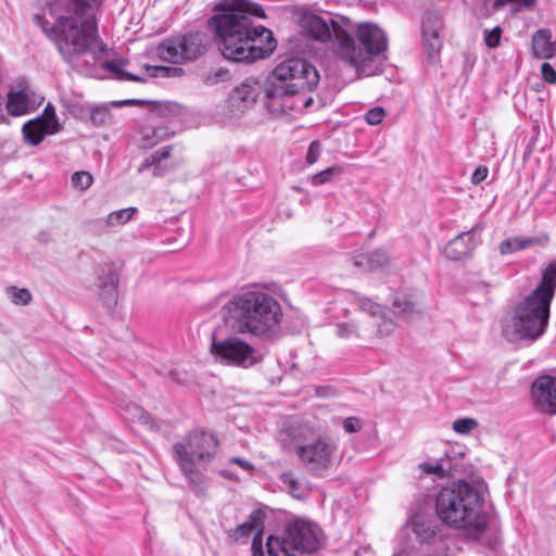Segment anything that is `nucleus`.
<instances>
[{
	"label": "nucleus",
	"mask_w": 556,
	"mask_h": 556,
	"mask_svg": "<svg viewBox=\"0 0 556 556\" xmlns=\"http://www.w3.org/2000/svg\"><path fill=\"white\" fill-rule=\"evenodd\" d=\"M532 52L538 59H551L556 55V41H552L549 29L542 28L533 34Z\"/></svg>",
	"instance_id": "nucleus-18"
},
{
	"label": "nucleus",
	"mask_w": 556,
	"mask_h": 556,
	"mask_svg": "<svg viewBox=\"0 0 556 556\" xmlns=\"http://www.w3.org/2000/svg\"><path fill=\"white\" fill-rule=\"evenodd\" d=\"M477 245L476 227L465 231L447 242L443 250L446 258L452 261L463 260L471 254Z\"/></svg>",
	"instance_id": "nucleus-16"
},
{
	"label": "nucleus",
	"mask_w": 556,
	"mask_h": 556,
	"mask_svg": "<svg viewBox=\"0 0 556 556\" xmlns=\"http://www.w3.org/2000/svg\"><path fill=\"white\" fill-rule=\"evenodd\" d=\"M5 293L11 302L15 305H28L33 301V295L27 288H18L16 286H9L5 288Z\"/></svg>",
	"instance_id": "nucleus-29"
},
{
	"label": "nucleus",
	"mask_w": 556,
	"mask_h": 556,
	"mask_svg": "<svg viewBox=\"0 0 556 556\" xmlns=\"http://www.w3.org/2000/svg\"><path fill=\"white\" fill-rule=\"evenodd\" d=\"M37 119L48 126V131H50V134H56L61 129L60 123L55 114V110L53 105L50 103L45 108L42 115Z\"/></svg>",
	"instance_id": "nucleus-33"
},
{
	"label": "nucleus",
	"mask_w": 556,
	"mask_h": 556,
	"mask_svg": "<svg viewBox=\"0 0 556 556\" xmlns=\"http://www.w3.org/2000/svg\"><path fill=\"white\" fill-rule=\"evenodd\" d=\"M211 353L217 361L229 366L249 368L261 362L255 348L235 334L223 339L213 334Z\"/></svg>",
	"instance_id": "nucleus-9"
},
{
	"label": "nucleus",
	"mask_w": 556,
	"mask_h": 556,
	"mask_svg": "<svg viewBox=\"0 0 556 556\" xmlns=\"http://www.w3.org/2000/svg\"><path fill=\"white\" fill-rule=\"evenodd\" d=\"M28 108V97L25 90H12L9 92L7 110L11 115H24L27 113Z\"/></svg>",
	"instance_id": "nucleus-25"
},
{
	"label": "nucleus",
	"mask_w": 556,
	"mask_h": 556,
	"mask_svg": "<svg viewBox=\"0 0 556 556\" xmlns=\"http://www.w3.org/2000/svg\"><path fill=\"white\" fill-rule=\"evenodd\" d=\"M351 260L355 267L365 271L382 269L390 263L389 255L382 249L355 252Z\"/></svg>",
	"instance_id": "nucleus-17"
},
{
	"label": "nucleus",
	"mask_w": 556,
	"mask_h": 556,
	"mask_svg": "<svg viewBox=\"0 0 556 556\" xmlns=\"http://www.w3.org/2000/svg\"><path fill=\"white\" fill-rule=\"evenodd\" d=\"M541 74H542L543 79L546 83H548V84H555L556 83V71L554 70V67L549 63L544 62L541 65Z\"/></svg>",
	"instance_id": "nucleus-44"
},
{
	"label": "nucleus",
	"mask_w": 556,
	"mask_h": 556,
	"mask_svg": "<svg viewBox=\"0 0 556 556\" xmlns=\"http://www.w3.org/2000/svg\"><path fill=\"white\" fill-rule=\"evenodd\" d=\"M72 185L79 190H87L93 182L91 174L81 170L72 175Z\"/></svg>",
	"instance_id": "nucleus-35"
},
{
	"label": "nucleus",
	"mask_w": 556,
	"mask_h": 556,
	"mask_svg": "<svg viewBox=\"0 0 556 556\" xmlns=\"http://www.w3.org/2000/svg\"><path fill=\"white\" fill-rule=\"evenodd\" d=\"M202 81L207 86H213L230 79V72L224 67H217L202 73Z\"/></svg>",
	"instance_id": "nucleus-31"
},
{
	"label": "nucleus",
	"mask_w": 556,
	"mask_h": 556,
	"mask_svg": "<svg viewBox=\"0 0 556 556\" xmlns=\"http://www.w3.org/2000/svg\"><path fill=\"white\" fill-rule=\"evenodd\" d=\"M313 102V99L309 97L303 101V105L307 108Z\"/></svg>",
	"instance_id": "nucleus-52"
},
{
	"label": "nucleus",
	"mask_w": 556,
	"mask_h": 556,
	"mask_svg": "<svg viewBox=\"0 0 556 556\" xmlns=\"http://www.w3.org/2000/svg\"><path fill=\"white\" fill-rule=\"evenodd\" d=\"M551 301L531 292L520 301L503 327V334L510 341L539 339L548 325Z\"/></svg>",
	"instance_id": "nucleus-8"
},
{
	"label": "nucleus",
	"mask_w": 556,
	"mask_h": 556,
	"mask_svg": "<svg viewBox=\"0 0 556 556\" xmlns=\"http://www.w3.org/2000/svg\"><path fill=\"white\" fill-rule=\"evenodd\" d=\"M281 481L294 497L301 498L304 496L303 488L292 472L281 475Z\"/></svg>",
	"instance_id": "nucleus-34"
},
{
	"label": "nucleus",
	"mask_w": 556,
	"mask_h": 556,
	"mask_svg": "<svg viewBox=\"0 0 556 556\" xmlns=\"http://www.w3.org/2000/svg\"><path fill=\"white\" fill-rule=\"evenodd\" d=\"M478 427L473 418H459L453 422L452 429L459 434H467Z\"/></svg>",
	"instance_id": "nucleus-36"
},
{
	"label": "nucleus",
	"mask_w": 556,
	"mask_h": 556,
	"mask_svg": "<svg viewBox=\"0 0 556 556\" xmlns=\"http://www.w3.org/2000/svg\"><path fill=\"white\" fill-rule=\"evenodd\" d=\"M520 250H522L521 237L508 238L500 244V252L502 254H509Z\"/></svg>",
	"instance_id": "nucleus-38"
},
{
	"label": "nucleus",
	"mask_w": 556,
	"mask_h": 556,
	"mask_svg": "<svg viewBox=\"0 0 556 556\" xmlns=\"http://www.w3.org/2000/svg\"><path fill=\"white\" fill-rule=\"evenodd\" d=\"M549 242L547 233H541L533 237H521L522 250L531 247H546Z\"/></svg>",
	"instance_id": "nucleus-37"
},
{
	"label": "nucleus",
	"mask_w": 556,
	"mask_h": 556,
	"mask_svg": "<svg viewBox=\"0 0 556 556\" xmlns=\"http://www.w3.org/2000/svg\"><path fill=\"white\" fill-rule=\"evenodd\" d=\"M136 410H138L140 417L143 416V413H142V410L139 407H136Z\"/></svg>",
	"instance_id": "nucleus-53"
},
{
	"label": "nucleus",
	"mask_w": 556,
	"mask_h": 556,
	"mask_svg": "<svg viewBox=\"0 0 556 556\" xmlns=\"http://www.w3.org/2000/svg\"><path fill=\"white\" fill-rule=\"evenodd\" d=\"M392 306L396 315L409 317L415 313H418L416 306L417 303L413 295L406 293H396L392 300Z\"/></svg>",
	"instance_id": "nucleus-26"
},
{
	"label": "nucleus",
	"mask_w": 556,
	"mask_h": 556,
	"mask_svg": "<svg viewBox=\"0 0 556 556\" xmlns=\"http://www.w3.org/2000/svg\"><path fill=\"white\" fill-rule=\"evenodd\" d=\"M502 30L498 26L493 29L484 30V42L489 48H495L500 45Z\"/></svg>",
	"instance_id": "nucleus-42"
},
{
	"label": "nucleus",
	"mask_w": 556,
	"mask_h": 556,
	"mask_svg": "<svg viewBox=\"0 0 556 556\" xmlns=\"http://www.w3.org/2000/svg\"><path fill=\"white\" fill-rule=\"evenodd\" d=\"M500 548H501V542L497 539H495L491 543V546H490V551H491L492 555H486V556H497Z\"/></svg>",
	"instance_id": "nucleus-50"
},
{
	"label": "nucleus",
	"mask_w": 556,
	"mask_h": 556,
	"mask_svg": "<svg viewBox=\"0 0 556 556\" xmlns=\"http://www.w3.org/2000/svg\"><path fill=\"white\" fill-rule=\"evenodd\" d=\"M384 116H386V111L380 106H376L374 109H370L365 114V121L369 125L376 126V125H379L383 121Z\"/></svg>",
	"instance_id": "nucleus-41"
},
{
	"label": "nucleus",
	"mask_w": 556,
	"mask_h": 556,
	"mask_svg": "<svg viewBox=\"0 0 556 556\" xmlns=\"http://www.w3.org/2000/svg\"><path fill=\"white\" fill-rule=\"evenodd\" d=\"M413 531L420 542H428L437 534V526L433 520L425 516H416L412 520Z\"/></svg>",
	"instance_id": "nucleus-24"
},
{
	"label": "nucleus",
	"mask_w": 556,
	"mask_h": 556,
	"mask_svg": "<svg viewBox=\"0 0 556 556\" xmlns=\"http://www.w3.org/2000/svg\"><path fill=\"white\" fill-rule=\"evenodd\" d=\"M222 316L238 333L268 340L278 333L283 315L279 302L271 294L251 287L224 304Z\"/></svg>",
	"instance_id": "nucleus-5"
},
{
	"label": "nucleus",
	"mask_w": 556,
	"mask_h": 556,
	"mask_svg": "<svg viewBox=\"0 0 556 556\" xmlns=\"http://www.w3.org/2000/svg\"><path fill=\"white\" fill-rule=\"evenodd\" d=\"M319 81L317 70L304 59L292 58L279 63L268 77L263 87L254 77L245 78L230 93V105L243 111L251 108L264 91L266 108L275 113L293 109L294 103L289 104L288 98L302 92L312 91Z\"/></svg>",
	"instance_id": "nucleus-4"
},
{
	"label": "nucleus",
	"mask_w": 556,
	"mask_h": 556,
	"mask_svg": "<svg viewBox=\"0 0 556 556\" xmlns=\"http://www.w3.org/2000/svg\"><path fill=\"white\" fill-rule=\"evenodd\" d=\"M279 441L288 452H293L305 470L314 477H326L333 466L338 446L326 435L315 437L307 424L293 422L281 430Z\"/></svg>",
	"instance_id": "nucleus-7"
},
{
	"label": "nucleus",
	"mask_w": 556,
	"mask_h": 556,
	"mask_svg": "<svg viewBox=\"0 0 556 556\" xmlns=\"http://www.w3.org/2000/svg\"><path fill=\"white\" fill-rule=\"evenodd\" d=\"M203 50V35L199 33L167 39L157 49L161 59L172 63L194 60Z\"/></svg>",
	"instance_id": "nucleus-11"
},
{
	"label": "nucleus",
	"mask_w": 556,
	"mask_h": 556,
	"mask_svg": "<svg viewBox=\"0 0 556 556\" xmlns=\"http://www.w3.org/2000/svg\"><path fill=\"white\" fill-rule=\"evenodd\" d=\"M321 153V143L318 140H314L311 142L307 153H306V162L308 164H314L318 161Z\"/></svg>",
	"instance_id": "nucleus-43"
},
{
	"label": "nucleus",
	"mask_w": 556,
	"mask_h": 556,
	"mask_svg": "<svg viewBox=\"0 0 556 556\" xmlns=\"http://www.w3.org/2000/svg\"><path fill=\"white\" fill-rule=\"evenodd\" d=\"M514 4L515 12H519L523 9H531L536 3V0H495L496 7H504L506 4Z\"/></svg>",
	"instance_id": "nucleus-39"
},
{
	"label": "nucleus",
	"mask_w": 556,
	"mask_h": 556,
	"mask_svg": "<svg viewBox=\"0 0 556 556\" xmlns=\"http://www.w3.org/2000/svg\"><path fill=\"white\" fill-rule=\"evenodd\" d=\"M531 399L534 408L546 415L556 414V377L542 375L531 386Z\"/></svg>",
	"instance_id": "nucleus-13"
},
{
	"label": "nucleus",
	"mask_w": 556,
	"mask_h": 556,
	"mask_svg": "<svg viewBox=\"0 0 556 556\" xmlns=\"http://www.w3.org/2000/svg\"><path fill=\"white\" fill-rule=\"evenodd\" d=\"M488 174H489V169L486 166L477 167L471 175V182L473 185H479L488 177Z\"/></svg>",
	"instance_id": "nucleus-46"
},
{
	"label": "nucleus",
	"mask_w": 556,
	"mask_h": 556,
	"mask_svg": "<svg viewBox=\"0 0 556 556\" xmlns=\"http://www.w3.org/2000/svg\"><path fill=\"white\" fill-rule=\"evenodd\" d=\"M357 305L362 311L368 312L369 316H376L381 312L380 305L368 298H357Z\"/></svg>",
	"instance_id": "nucleus-40"
},
{
	"label": "nucleus",
	"mask_w": 556,
	"mask_h": 556,
	"mask_svg": "<svg viewBox=\"0 0 556 556\" xmlns=\"http://www.w3.org/2000/svg\"><path fill=\"white\" fill-rule=\"evenodd\" d=\"M2 118V116H0V119Z\"/></svg>",
	"instance_id": "nucleus-54"
},
{
	"label": "nucleus",
	"mask_w": 556,
	"mask_h": 556,
	"mask_svg": "<svg viewBox=\"0 0 556 556\" xmlns=\"http://www.w3.org/2000/svg\"><path fill=\"white\" fill-rule=\"evenodd\" d=\"M129 62L126 59H114L102 63V67L117 80L144 83L148 77H169L180 72V68L169 66L144 65V73H131L126 70Z\"/></svg>",
	"instance_id": "nucleus-12"
},
{
	"label": "nucleus",
	"mask_w": 556,
	"mask_h": 556,
	"mask_svg": "<svg viewBox=\"0 0 556 556\" xmlns=\"http://www.w3.org/2000/svg\"><path fill=\"white\" fill-rule=\"evenodd\" d=\"M374 320V336L372 338H384L391 334L395 329V324L391 318L386 317L384 315L376 319V316H370Z\"/></svg>",
	"instance_id": "nucleus-30"
},
{
	"label": "nucleus",
	"mask_w": 556,
	"mask_h": 556,
	"mask_svg": "<svg viewBox=\"0 0 556 556\" xmlns=\"http://www.w3.org/2000/svg\"><path fill=\"white\" fill-rule=\"evenodd\" d=\"M424 47L430 59H434L442 48V18L435 12H426L421 24Z\"/></svg>",
	"instance_id": "nucleus-14"
},
{
	"label": "nucleus",
	"mask_w": 556,
	"mask_h": 556,
	"mask_svg": "<svg viewBox=\"0 0 556 556\" xmlns=\"http://www.w3.org/2000/svg\"><path fill=\"white\" fill-rule=\"evenodd\" d=\"M343 428L349 433L357 432L362 429V420L357 417H348L343 420Z\"/></svg>",
	"instance_id": "nucleus-45"
},
{
	"label": "nucleus",
	"mask_w": 556,
	"mask_h": 556,
	"mask_svg": "<svg viewBox=\"0 0 556 556\" xmlns=\"http://www.w3.org/2000/svg\"><path fill=\"white\" fill-rule=\"evenodd\" d=\"M343 173V169L339 165L330 166L309 178V182L314 187L323 186L325 184L331 182L334 178L340 177Z\"/></svg>",
	"instance_id": "nucleus-27"
},
{
	"label": "nucleus",
	"mask_w": 556,
	"mask_h": 556,
	"mask_svg": "<svg viewBox=\"0 0 556 556\" xmlns=\"http://www.w3.org/2000/svg\"><path fill=\"white\" fill-rule=\"evenodd\" d=\"M252 556H264L262 539L256 534L252 541Z\"/></svg>",
	"instance_id": "nucleus-48"
},
{
	"label": "nucleus",
	"mask_w": 556,
	"mask_h": 556,
	"mask_svg": "<svg viewBox=\"0 0 556 556\" xmlns=\"http://www.w3.org/2000/svg\"><path fill=\"white\" fill-rule=\"evenodd\" d=\"M556 288V260L545 268L540 285L532 291L552 302Z\"/></svg>",
	"instance_id": "nucleus-20"
},
{
	"label": "nucleus",
	"mask_w": 556,
	"mask_h": 556,
	"mask_svg": "<svg viewBox=\"0 0 556 556\" xmlns=\"http://www.w3.org/2000/svg\"><path fill=\"white\" fill-rule=\"evenodd\" d=\"M371 317L354 318L334 325V333L342 340H369L374 336Z\"/></svg>",
	"instance_id": "nucleus-15"
},
{
	"label": "nucleus",
	"mask_w": 556,
	"mask_h": 556,
	"mask_svg": "<svg viewBox=\"0 0 556 556\" xmlns=\"http://www.w3.org/2000/svg\"><path fill=\"white\" fill-rule=\"evenodd\" d=\"M118 283V274L113 265H105L99 275V286L114 290Z\"/></svg>",
	"instance_id": "nucleus-32"
},
{
	"label": "nucleus",
	"mask_w": 556,
	"mask_h": 556,
	"mask_svg": "<svg viewBox=\"0 0 556 556\" xmlns=\"http://www.w3.org/2000/svg\"><path fill=\"white\" fill-rule=\"evenodd\" d=\"M302 31L307 37L331 43L333 53L357 71L386 52L388 39L376 24H355L349 17L334 15L323 17L317 14H303L300 21Z\"/></svg>",
	"instance_id": "nucleus-3"
},
{
	"label": "nucleus",
	"mask_w": 556,
	"mask_h": 556,
	"mask_svg": "<svg viewBox=\"0 0 556 556\" xmlns=\"http://www.w3.org/2000/svg\"><path fill=\"white\" fill-rule=\"evenodd\" d=\"M435 513L445 525L476 536L484 530L489 516L480 491L466 481L443 488L435 497Z\"/></svg>",
	"instance_id": "nucleus-6"
},
{
	"label": "nucleus",
	"mask_w": 556,
	"mask_h": 556,
	"mask_svg": "<svg viewBox=\"0 0 556 556\" xmlns=\"http://www.w3.org/2000/svg\"><path fill=\"white\" fill-rule=\"evenodd\" d=\"M172 146H165L154 151L148 157L143 160L138 168V173L152 169V175L157 177L166 173L167 167L163 164L170 156Z\"/></svg>",
	"instance_id": "nucleus-19"
},
{
	"label": "nucleus",
	"mask_w": 556,
	"mask_h": 556,
	"mask_svg": "<svg viewBox=\"0 0 556 556\" xmlns=\"http://www.w3.org/2000/svg\"><path fill=\"white\" fill-rule=\"evenodd\" d=\"M421 467H422L424 471H426L427 473H433L439 477H444L445 472H446V470L443 468V466L441 464H434V465L425 464Z\"/></svg>",
	"instance_id": "nucleus-47"
},
{
	"label": "nucleus",
	"mask_w": 556,
	"mask_h": 556,
	"mask_svg": "<svg viewBox=\"0 0 556 556\" xmlns=\"http://www.w3.org/2000/svg\"><path fill=\"white\" fill-rule=\"evenodd\" d=\"M231 462L235 463V464H238L241 468H243L245 470H250V469L253 468V466L249 462H247V460H244L242 458H239V457H233L231 459Z\"/></svg>",
	"instance_id": "nucleus-49"
},
{
	"label": "nucleus",
	"mask_w": 556,
	"mask_h": 556,
	"mask_svg": "<svg viewBox=\"0 0 556 556\" xmlns=\"http://www.w3.org/2000/svg\"><path fill=\"white\" fill-rule=\"evenodd\" d=\"M47 135H51L48 131V126L37 118L25 123L23 126L24 139L31 146L39 144Z\"/></svg>",
	"instance_id": "nucleus-22"
},
{
	"label": "nucleus",
	"mask_w": 556,
	"mask_h": 556,
	"mask_svg": "<svg viewBox=\"0 0 556 556\" xmlns=\"http://www.w3.org/2000/svg\"><path fill=\"white\" fill-rule=\"evenodd\" d=\"M217 447L215 434L195 429L173 445V453L176 462L208 463L216 455Z\"/></svg>",
	"instance_id": "nucleus-10"
},
{
	"label": "nucleus",
	"mask_w": 556,
	"mask_h": 556,
	"mask_svg": "<svg viewBox=\"0 0 556 556\" xmlns=\"http://www.w3.org/2000/svg\"><path fill=\"white\" fill-rule=\"evenodd\" d=\"M136 102H140V101L139 100L129 99V100H125V101L121 102L119 105L132 104V103H136Z\"/></svg>",
	"instance_id": "nucleus-51"
},
{
	"label": "nucleus",
	"mask_w": 556,
	"mask_h": 556,
	"mask_svg": "<svg viewBox=\"0 0 556 556\" xmlns=\"http://www.w3.org/2000/svg\"><path fill=\"white\" fill-rule=\"evenodd\" d=\"M136 213L135 207H127L110 213L105 218L106 227H118L128 223L134 214Z\"/></svg>",
	"instance_id": "nucleus-28"
},
{
	"label": "nucleus",
	"mask_w": 556,
	"mask_h": 556,
	"mask_svg": "<svg viewBox=\"0 0 556 556\" xmlns=\"http://www.w3.org/2000/svg\"><path fill=\"white\" fill-rule=\"evenodd\" d=\"M47 11L53 22L39 14L34 20L74 70L83 71L104 52L89 0H49Z\"/></svg>",
	"instance_id": "nucleus-1"
},
{
	"label": "nucleus",
	"mask_w": 556,
	"mask_h": 556,
	"mask_svg": "<svg viewBox=\"0 0 556 556\" xmlns=\"http://www.w3.org/2000/svg\"><path fill=\"white\" fill-rule=\"evenodd\" d=\"M181 471L187 477L190 485L198 495H202L206 489L205 478L195 467V463L177 462Z\"/></svg>",
	"instance_id": "nucleus-23"
},
{
	"label": "nucleus",
	"mask_w": 556,
	"mask_h": 556,
	"mask_svg": "<svg viewBox=\"0 0 556 556\" xmlns=\"http://www.w3.org/2000/svg\"><path fill=\"white\" fill-rule=\"evenodd\" d=\"M256 529H260V531L263 529V514L260 510H253L245 522L232 530L230 536L238 541L248 538Z\"/></svg>",
	"instance_id": "nucleus-21"
},
{
	"label": "nucleus",
	"mask_w": 556,
	"mask_h": 556,
	"mask_svg": "<svg viewBox=\"0 0 556 556\" xmlns=\"http://www.w3.org/2000/svg\"><path fill=\"white\" fill-rule=\"evenodd\" d=\"M265 18L263 8L249 0H220L208 23L215 28L223 55L233 62L265 59L276 48L273 33L254 25L251 17Z\"/></svg>",
	"instance_id": "nucleus-2"
}]
</instances>
